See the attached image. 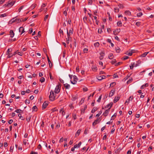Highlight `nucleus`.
Returning a JSON list of instances; mask_svg holds the SVG:
<instances>
[{
  "label": "nucleus",
  "instance_id": "nucleus-1",
  "mask_svg": "<svg viewBox=\"0 0 154 154\" xmlns=\"http://www.w3.org/2000/svg\"><path fill=\"white\" fill-rule=\"evenodd\" d=\"M55 94H54V91L52 90H51L50 92V94L49 96V100L51 101H53L55 100Z\"/></svg>",
  "mask_w": 154,
  "mask_h": 154
},
{
  "label": "nucleus",
  "instance_id": "nucleus-2",
  "mask_svg": "<svg viewBox=\"0 0 154 154\" xmlns=\"http://www.w3.org/2000/svg\"><path fill=\"white\" fill-rule=\"evenodd\" d=\"M61 86V84H59L56 86L55 89V94H57L60 91Z\"/></svg>",
  "mask_w": 154,
  "mask_h": 154
},
{
  "label": "nucleus",
  "instance_id": "nucleus-3",
  "mask_svg": "<svg viewBox=\"0 0 154 154\" xmlns=\"http://www.w3.org/2000/svg\"><path fill=\"white\" fill-rule=\"evenodd\" d=\"M73 77L74 79L73 82L71 80V83L73 84H75L76 83L77 81L78 80V79L76 75H74Z\"/></svg>",
  "mask_w": 154,
  "mask_h": 154
},
{
  "label": "nucleus",
  "instance_id": "nucleus-4",
  "mask_svg": "<svg viewBox=\"0 0 154 154\" xmlns=\"http://www.w3.org/2000/svg\"><path fill=\"white\" fill-rule=\"evenodd\" d=\"M15 1H14L13 2H9L8 3L5 4L4 5L5 7H6V6H8L9 7H11L15 3Z\"/></svg>",
  "mask_w": 154,
  "mask_h": 154
},
{
  "label": "nucleus",
  "instance_id": "nucleus-5",
  "mask_svg": "<svg viewBox=\"0 0 154 154\" xmlns=\"http://www.w3.org/2000/svg\"><path fill=\"white\" fill-rule=\"evenodd\" d=\"M12 21V23H13L15 22H16L17 23H18L21 21V19H15V18H14L11 19Z\"/></svg>",
  "mask_w": 154,
  "mask_h": 154
},
{
  "label": "nucleus",
  "instance_id": "nucleus-6",
  "mask_svg": "<svg viewBox=\"0 0 154 154\" xmlns=\"http://www.w3.org/2000/svg\"><path fill=\"white\" fill-rule=\"evenodd\" d=\"M73 29H71L69 31V32H68V29H67V35L68 37H69L70 36L72 35L73 34Z\"/></svg>",
  "mask_w": 154,
  "mask_h": 154
},
{
  "label": "nucleus",
  "instance_id": "nucleus-7",
  "mask_svg": "<svg viewBox=\"0 0 154 154\" xmlns=\"http://www.w3.org/2000/svg\"><path fill=\"white\" fill-rule=\"evenodd\" d=\"M100 118L97 119L93 122L92 125L93 126H94L97 124L98 123L100 122Z\"/></svg>",
  "mask_w": 154,
  "mask_h": 154
},
{
  "label": "nucleus",
  "instance_id": "nucleus-8",
  "mask_svg": "<svg viewBox=\"0 0 154 154\" xmlns=\"http://www.w3.org/2000/svg\"><path fill=\"white\" fill-rule=\"evenodd\" d=\"M120 32V29H117L113 32V34L116 35L118 34Z\"/></svg>",
  "mask_w": 154,
  "mask_h": 154
},
{
  "label": "nucleus",
  "instance_id": "nucleus-9",
  "mask_svg": "<svg viewBox=\"0 0 154 154\" xmlns=\"http://www.w3.org/2000/svg\"><path fill=\"white\" fill-rule=\"evenodd\" d=\"M110 110V108H109L107 109L103 113V115L104 116H106L109 113V112Z\"/></svg>",
  "mask_w": 154,
  "mask_h": 154
},
{
  "label": "nucleus",
  "instance_id": "nucleus-10",
  "mask_svg": "<svg viewBox=\"0 0 154 154\" xmlns=\"http://www.w3.org/2000/svg\"><path fill=\"white\" fill-rule=\"evenodd\" d=\"M48 103H46L45 101V102L43 103L42 105V109H45L46 107L48 105Z\"/></svg>",
  "mask_w": 154,
  "mask_h": 154
},
{
  "label": "nucleus",
  "instance_id": "nucleus-11",
  "mask_svg": "<svg viewBox=\"0 0 154 154\" xmlns=\"http://www.w3.org/2000/svg\"><path fill=\"white\" fill-rule=\"evenodd\" d=\"M19 31L20 32H21V35L22 34H23V33H24L25 32L24 29L22 26L20 27L19 28Z\"/></svg>",
  "mask_w": 154,
  "mask_h": 154
},
{
  "label": "nucleus",
  "instance_id": "nucleus-12",
  "mask_svg": "<svg viewBox=\"0 0 154 154\" xmlns=\"http://www.w3.org/2000/svg\"><path fill=\"white\" fill-rule=\"evenodd\" d=\"M47 58L48 61V63L49 67L50 68H51V67L52 66V63L51 62V61L50 60L49 57L48 56H47Z\"/></svg>",
  "mask_w": 154,
  "mask_h": 154
},
{
  "label": "nucleus",
  "instance_id": "nucleus-13",
  "mask_svg": "<svg viewBox=\"0 0 154 154\" xmlns=\"http://www.w3.org/2000/svg\"><path fill=\"white\" fill-rule=\"evenodd\" d=\"M115 91L114 90H112L110 92L109 97H112L114 94Z\"/></svg>",
  "mask_w": 154,
  "mask_h": 154
},
{
  "label": "nucleus",
  "instance_id": "nucleus-14",
  "mask_svg": "<svg viewBox=\"0 0 154 154\" xmlns=\"http://www.w3.org/2000/svg\"><path fill=\"white\" fill-rule=\"evenodd\" d=\"M31 116L30 114L28 115L26 117V120L27 122H29L30 119L31 118Z\"/></svg>",
  "mask_w": 154,
  "mask_h": 154
},
{
  "label": "nucleus",
  "instance_id": "nucleus-15",
  "mask_svg": "<svg viewBox=\"0 0 154 154\" xmlns=\"http://www.w3.org/2000/svg\"><path fill=\"white\" fill-rule=\"evenodd\" d=\"M10 35L11 37L13 38L14 37V33L13 30H11L10 31Z\"/></svg>",
  "mask_w": 154,
  "mask_h": 154
},
{
  "label": "nucleus",
  "instance_id": "nucleus-16",
  "mask_svg": "<svg viewBox=\"0 0 154 154\" xmlns=\"http://www.w3.org/2000/svg\"><path fill=\"white\" fill-rule=\"evenodd\" d=\"M64 86L65 88L66 89H69L70 88V85H69L67 83H66L64 84Z\"/></svg>",
  "mask_w": 154,
  "mask_h": 154
},
{
  "label": "nucleus",
  "instance_id": "nucleus-17",
  "mask_svg": "<svg viewBox=\"0 0 154 154\" xmlns=\"http://www.w3.org/2000/svg\"><path fill=\"white\" fill-rule=\"evenodd\" d=\"M119 98H120V97H118V96L116 97L114 100V101H113L114 103H116V102H117L119 100Z\"/></svg>",
  "mask_w": 154,
  "mask_h": 154
},
{
  "label": "nucleus",
  "instance_id": "nucleus-18",
  "mask_svg": "<svg viewBox=\"0 0 154 154\" xmlns=\"http://www.w3.org/2000/svg\"><path fill=\"white\" fill-rule=\"evenodd\" d=\"M112 104H113L112 103H110L109 104L107 105H106V106L105 107L106 108H108L109 107V108H110V109L111 108V107L112 106Z\"/></svg>",
  "mask_w": 154,
  "mask_h": 154
},
{
  "label": "nucleus",
  "instance_id": "nucleus-19",
  "mask_svg": "<svg viewBox=\"0 0 154 154\" xmlns=\"http://www.w3.org/2000/svg\"><path fill=\"white\" fill-rule=\"evenodd\" d=\"M148 86V84L147 83H146L144 85H142L140 87L141 89H143L144 87H146Z\"/></svg>",
  "mask_w": 154,
  "mask_h": 154
},
{
  "label": "nucleus",
  "instance_id": "nucleus-20",
  "mask_svg": "<svg viewBox=\"0 0 154 154\" xmlns=\"http://www.w3.org/2000/svg\"><path fill=\"white\" fill-rule=\"evenodd\" d=\"M125 14L126 15H131V12L129 11H126L125 12Z\"/></svg>",
  "mask_w": 154,
  "mask_h": 154
},
{
  "label": "nucleus",
  "instance_id": "nucleus-21",
  "mask_svg": "<svg viewBox=\"0 0 154 154\" xmlns=\"http://www.w3.org/2000/svg\"><path fill=\"white\" fill-rule=\"evenodd\" d=\"M87 108V106L86 105H85V106L84 107V108H82L81 109V112H83L84 113L85 112V109H86Z\"/></svg>",
  "mask_w": 154,
  "mask_h": 154
},
{
  "label": "nucleus",
  "instance_id": "nucleus-22",
  "mask_svg": "<svg viewBox=\"0 0 154 154\" xmlns=\"http://www.w3.org/2000/svg\"><path fill=\"white\" fill-rule=\"evenodd\" d=\"M114 57V56L112 54H110L109 56V58L110 59H112Z\"/></svg>",
  "mask_w": 154,
  "mask_h": 154
},
{
  "label": "nucleus",
  "instance_id": "nucleus-23",
  "mask_svg": "<svg viewBox=\"0 0 154 154\" xmlns=\"http://www.w3.org/2000/svg\"><path fill=\"white\" fill-rule=\"evenodd\" d=\"M97 108L96 107H93V109L91 110V112L92 113H94L95 112V111L97 110Z\"/></svg>",
  "mask_w": 154,
  "mask_h": 154
},
{
  "label": "nucleus",
  "instance_id": "nucleus-24",
  "mask_svg": "<svg viewBox=\"0 0 154 154\" xmlns=\"http://www.w3.org/2000/svg\"><path fill=\"white\" fill-rule=\"evenodd\" d=\"M134 53V52L132 50L131 51H129V52H128L127 54L128 56H131L132 55L133 53Z\"/></svg>",
  "mask_w": 154,
  "mask_h": 154
},
{
  "label": "nucleus",
  "instance_id": "nucleus-25",
  "mask_svg": "<svg viewBox=\"0 0 154 154\" xmlns=\"http://www.w3.org/2000/svg\"><path fill=\"white\" fill-rule=\"evenodd\" d=\"M134 66V63H131V64L130 65V68L131 69H133V67Z\"/></svg>",
  "mask_w": 154,
  "mask_h": 154
},
{
  "label": "nucleus",
  "instance_id": "nucleus-26",
  "mask_svg": "<svg viewBox=\"0 0 154 154\" xmlns=\"http://www.w3.org/2000/svg\"><path fill=\"white\" fill-rule=\"evenodd\" d=\"M81 131V129L78 130L77 131L76 133L75 134V136H76L77 135L78 136L79 135Z\"/></svg>",
  "mask_w": 154,
  "mask_h": 154
},
{
  "label": "nucleus",
  "instance_id": "nucleus-27",
  "mask_svg": "<svg viewBox=\"0 0 154 154\" xmlns=\"http://www.w3.org/2000/svg\"><path fill=\"white\" fill-rule=\"evenodd\" d=\"M70 38H71V37H70V36H69V37L67 36V38H66V43L68 44L69 43Z\"/></svg>",
  "mask_w": 154,
  "mask_h": 154
},
{
  "label": "nucleus",
  "instance_id": "nucleus-28",
  "mask_svg": "<svg viewBox=\"0 0 154 154\" xmlns=\"http://www.w3.org/2000/svg\"><path fill=\"white\" fill-rule=\"evenodd\" d=\"M37 109V107L36 106H35L32 108V110L33 111H36Z\"/></svg>",
  "mask_w": 154,
  "mask_h": 154
},
{
  "label": "nucleus",
  "instance_id": "nucleus-29",
  "mask_svg": "<svg viewBox=\"0 0 154 154\" xmlns=\"http://www.w3.org/2000/svg\"><path fill=\"white\" fill-rule=\"evenodd\" d=\"M72 98H73L74 100L77 99L78 98L77 96L76 95H72Z\"/></svg>",
  "mask_w": 154,
  "mask_h": 154
},
{
  "label": "nucleus",
  "instance_id": "nucleus-30",
  "mask_svg": "<svg viewBox=\"0 0 154 154\" xmlns=\"http://www.w3.org/2000/svg\"><path fill=\"white\" fill-rule=\"evenodd\" d=\"M60 113H61L62 115H64L65 114V112L64 110H63V109H61L60 111Z\"/></svg>",
  "mask_w": 154,
  "mask_h": 154
},
{
  "label": "nucleus",
  "instance_id": "nucleus-31",
  "mask_svg": "<svg viewBox=\"0 0 154 154\" xmlns=\"http://www.w3.org/2000/svg\"><path fill=\"white\" fill-rule=\"evenodd\" d=\"M116 115L117 114L116 113H114V114L112 116L111 120L114 119L116 116Z\"/></svg>",
  "mask_w": 154,
  "mask_h": 154
},
{
  "label": "nucleus",
  "instance_id": "nucleus-32",
  "mask_svg": "<svg viewBox=\"0 0 154 154\" xmlns=\"http://www.w3.org/2000/svg\"><path fill=\"white\" fill-rule=\"evenodd\" d=\"M102 76L98 75L97 77V79L98 80H101L103 79V78H102Z\"/></svg>",
  "mask_w": 154,
  "mask_h": 154
},
{
  "label": "nucleus",
  "instance_id": "nucleus-33",
  "mask_svg": "<svg viewBox=\"0 0 154 154\" xmlns=\"http://www.w3.org/2000/svg\"><path fill=\"white\" fill-rule=\"evenodd\" d=\"M149 53V52H146L141 55V57H145L146 55Z\"/></svg>",
  "mask_w": 154,
  "mask_h": 154
},
{
  "label": "nucleus",
  "instance_id": "nucleus-34",
  "mask_svg": "<svg viewBox=\"0 0 154 154\" xmlns=\"http://www.w3.org/2000/svg\"><path fill=\"white\" fill-rule=\"evenodd\" d=\"M99 45L100 44L98 42H96L94 44V45L95 47H98Z\"/></svg>",
  "mask_w": 154,
  "mask_h": 154
},
{
  "label": "nucleus",
  "instance_id": "nucleus-35",
  "mask_svg": "<svg viewBox=\"0 0 154 154\" xmlns=\"http://www.w3.org/2000/svg\"><path fill=\"white\" fill-rule=\"evenodd\" d=\"M45 79L43 77H42L41 78L40 81L42 83L45 81Z\"/></svg>",
  "mask_w": 154,
  "mask_h": 154
},
{
  "label": "nucleus",
  "instance_id": "nucleus-36",
  "mask_svg": "<svg viewBox=\"0 0 154 154\" xmlns=\"http://www.w3.org/2000/svg\"><path fill=\"white\" fill-rule=\"evenodd\" d=\"M92 69L93 71H94L95 70H97V67L93 65L92 66Z\"/></svg>",
  "mask_w": 154,
  "mask_h": 154
},
{
  "label": "nucleus",
  "instance_id": "nucleus-37",
  "mask_svg": "<svg viewBox=\"0 0 154 154\" xmlns=\"http://www.w3.org/2000/svg\"><path fill=\"white\" fill-rule=\"evenodd\" d=\"M133 80V79L132 78H131L129 79V80H128L127 82V83L128 84L131 82Z\"/></svg>",
  "mask_w": 154,
  "mask_h": 154
},
{
  "label": "nucleus",
  "instance_id": "nucleus-38",
  "mask_svg": "<svg viewBox=\"0 0 154 154\" xmlns=\"http://www.w3.org/2000/svg\"><path fill=\"white\" fill-rule=\"evenodd\" d=\"M116 62V59H113L111 62V63L112 64H115Z\"/></svg>",
  "mask_w": 154,
  "mask_h": 154
},
{
  "label": "nucleus",
  "instance_id": "nucleus-39",
  "mask_svg": "<svg viewBox=\"0 0 154 154\" xmlns=\"http://www.w3.org/2000/svg\"><path fill=\"white\" fill-rule=\"evenodd\" d=\"M117 24L118 26H122V22H121V21L118 22L117 23Z\"/></svg>",
  "mask_w": 154,
  "mask_h": 154
},
{
  "label": "nucleus",
  "instance_id": "nucleus-40",
  "mask_svg": "<svg viewBox=\"0 0 154 154\" xmlns=\"http://www.w3.org/2000/svg\"><path fill=\"white\" fill-rule=\"evenodd\" d=\"M143 15L142 12H139L137 14V17H140Z\"/></svg>",
  "mask_w": 154,
  "mask_h": 154
},
{
  "label": "nucleus",
  "instance_id": "nucleus-41",
  "mask_svg": "<svg viewBox=\"0 0 154 154\" xmlns=\"http://www.w3.org/2000/svg\"><path fill=\"white\" fill-rule=\"evenodd\" d=\"M119 9L117 8H114V11L116 12H119Z\"/></svg>",
  "mask_w": 154,
  "mask_h": 154
},
{
  "label": "nucleus",
  "instance_id": "nucleus-42",
  "mask_svg": "<svg viewBox=\"0 0 154 154\" xmlns=\"http://www.w3.org/2000/svg\"><path fill=\"white\" fill-rule=\"evenodd\" d=\"M7 16V15L6 14H2L0 15V17H5Z\"/></svg>",
  "mask_w": 154,
  "mask_h": 154
},
{
  "label": "nucleus",
  "instance_id": "nucleus-43",
  "mask_svg": "<svg viewBox=\"0 0 154 154\" xmlns=\"http://www.w3.org/2000/svg\"><path fill=\"white\" fill-rule=\"evenodd\" d=\"M133 98V96H130L129 97V99H128L129 101H130V100L132 101Z\"/></svg>",
  "mask_w": 154,
  "mask_h": 154
},
{
  "label": "nucleus",
  "instance_id": "nucleus-44",
  "mask_svg": "<svg viewBox=\"0 0 154 154\" xmlns=\"http://www.w3.org/2000/svg\"><path fill=\"white\" fill-rule=\"evenodd\" d=\"M116 85V83L115 82H112L110 84V86H113L114 85Z\"/></svg>",
  "mask_w": 154,
  "mask_h": 154
},
{
  "label": "nucleus",
  "instance_id": "nucleus-45",
  "mask_svg": "<svg viewBox=\"0 0 154 154\" xmlns=\"http://www.w3.org/2000/svg\"><path fill=\"white\" fill-rule=\"evenodd\" d=\"M27 140L26 139H24L23 140V143L24 145H26V144Z\"/></svg>",
  "mask_w": 154,
  "mask_h": 154
},
{
  "label": "nucleus",
  "instance_id": "nucleus-46",
  "mask_svg": "<svg viewBox=\"0 0 154 154\" xmlns=\"http://www.w3.org/2000/svg\"><path fill=\"white\" fill-rule=\"evenodd\" d=\"M23 6L22 5L18 9V11H19V12H20L21 11V10L23 8Z\"/></svg>",
  "mask_w": 154,
  "mask_h": 154
},
{
  "label": "nucleus",
  "instance_id": "nucleus-47",
  "mask_svg": "<svg viewBox=\"0 0 154 154\" xmlns=\"http://www.w3.org/2000/svg\"><path fill=\"white\" fill-rule=\"evenodd\" d=\"M51 110L52 111V112H54L56 111H58V109H56V108H54L52 109H51Z\"/></svg>",
  "mask_w": 154,
  "mask_h": 154
},
{
  "label": "nucleus",
  "instance_id": "nucleus-48",
  "mask_svg": "<svg viewBox=\"0 0 154 154\" xmlns=\"http://www.w3.org/2000/svg\"><path fill=\"white\" fill-rule=\"evenodd\" d=\"M101 97H102V95H101L100 96L99 98L97 100V101L98 102H100V100H101Z\"/></svg>",
  "mask_w": 154,
  "mask_h": 154
},
{
  "label": "nucleus",
  "instance_id": "nucleus-49",
  "mask_svg": "<svg viewBox=\"0 0 154 154\" xmlns=\"http://www.w3.org/2000/svg\"><path fill=\"white\" fill-rule=\"evenodd\" d=\"M49 76L50 78L51 79H53V77L52 76V74L51 72L49 73Z\"/></svg>",
  "mask_w": 154,
  "mask_h": 154
},
{
  "label": "nucleus",
  "instance_id": "nucleus-50",
  "mask_svg": "<svg viewBox=\"0 0 154 154\" xmlns=\"http://www.w3.org/2000/svg\"><path fill=\"white\" fill-rule=\"evenodd\" d=\"M136 25L139 26L140 25V22H137L136 23Z\"/></svg>",
  "mask_w": 154,
  "mask_h": 154
},
{
  "label": "nucleus",
  "instance_id": "nucleus-51",
  "mask_svg": "<svg viewBox=\"0 0 154 154\" xmlns=\"http://www.w3.org/2000/svg\"><path fill=\"white\" fill-rule=\"evenodd\" d=\"M117 52L119 53L120 52V48L119 47H117L116 49Z\"/></svg>",
  "mask_w": 154,
  "mask_h": 154
},
{
  "label": "nucleus",
  "instance_id": "nucleus-52",
  "mask_svg": "<svg viewBox=\"0 0 154 154\" xmlns=\"http://www.w3.org/2000/svg\"><path fill=\"white\" fill-rule=\"evenodd\" d=\"M11 50H12L11 49H8L7 51V54H10L9 52H10Z\"/></svg>",
  "mask_w": 154,
  "mask_h": 154
},
{
  "label": "nucleus",
  "instance_id": "nucleus-53",
  "mask_svg": "<svg viewBox=\"0 0 154 154\" xmlns=\"http://www.w3.org/2000/svg\"><path fill=\"white\" fill-rule=\"evenodd\" d=\"M20 111H22L19 109H17L16 110H15V112L19 113L20 112Z\"/></svg>",
  "mask_w": 154,
  "mask_h": 154
},
{
  "label": "nucleus",
  "instance_id": "nucleus-54",
  "mask_svg": "<svg viewBox=\"0 0 154 154\" xmlns=\"http://www.w3.org/2000/svg\"><path fill=\"white\" fill-rule=\"evenodd\" d=\"M27 19H28V17H26L23 19V18H21V21L24 22Z\"/></svg>",
  "mask_w": 154,
  "mask_h": 154
},
{
  "label": "nucleus",
  "instance_id": "nucleus-55",
  "mask_svg": "<svg viewBox=\"0 0 154 154\" xmlns=\"http://www.w3.org/2000/svg\"><path fill=\"white\" fill-rule=\"evenodd\" d=\"M47 4L43 3L41 6V8L45 7L46 6Z\"/></svg>",
  "mask_w": 154,
  "mask_h": 154
},
{
  "label": "nucleus",
  "instance_id": "nucleus-56",
  "mask_svg": "<svg viewBox=\"0 0 154 154\" xmlns=\"http://www.w3.org/2000/svg\"><path fill=\"white\" fill-rule=\"evenodd\" d=\"M88 51V49L86 48H84L83 49V51L84 53H87Z\"/></svg>",
  "mask_w": 154,
  "mask_h": 154
},
{
  "label": "nucleus",
  "instance_id": "nucleus-57",
  "mask_svg": "<svg viewBox=\"0 0 154 154\" xmlns=\"http://www.w3.org/2000/svg\"><path fill=\"white\" fill-rule=\"evenodd\" d=\"M13 55H12V54H8V58H11V57H12L13 56Z\"/></svg>",
  "mask_w": 154,
  "mask_h": 154
},
{
  "label": "nucleus",
  "instance_id": "nucleus-58",
  "mask_svg": "<svg viewBox=\"0 0 154 154\" xmlns=\"http://www.w3.org/2000/svg\"><path fill=\"white\" fill-rule=\"evenodd\" d=\"M13 122V120L12 119H10L8 121V123L9 124H11Z\"/></svg>",
  "mask_w": 154,
  "mask_h": 154
},
{
  "label": "nucleus",
  "instance_id": "nucleus-59",
  "mask_svg": "<svg viewBox=\"0 0 154 154\" xmlns=\"http://www.w3.org/2000/svg\"><path fill=\"white\" fill-rule=\"evenodd\" d=\"M72 116L73 117L74 119H76V115L75 114H73Z\"/></svg>",
  "mask_w": 154,
  "mask_h": 154
},
{
  "label": "nucleus",
  "instance_id": "nucleus-60",
  "mask_svg": "<svg viewBox=\"0 0 154 154\" xmlns=\"http://www.w3.org/2000/svg\"><path fill=\"white\" fill-rule=\"evenodd\" d=\"M59 33L60 34H62V35H63V32L62 30L61 29H59Z\"/></svg>",
  "mask_w": 154,
  "mask_h": 154
},
{
  "label": "nucleus",
  "instance_id": "nucleus-61",
  "mask_svg": "<svg viewBox=\"0 0 154 154\" xmlns=\"http://www.w3.org/2000/svg\"><path fill=\"white\" fill-rule=\"evenodd\" d=\"M83 90L84 91H86L88 90V89L87 88H83Z\"/></svg>",
  "mask_w": 154,
  "mask_h": 154
},
{
  "label": "nucleus",
  "instance_id": "nucleus-62",
  "mask_svg": "<svg viewBox=\"0 0 154 154\" xmlns=\"http://www.w3.org/2000/svg\"><path fill=\"white\" fill-rule=\"evenodd\" d=\"M92 3V0H90L88 1V4L91 5Z\"/></svg>",
  "mask_w": 154,
  "mask_h": 154
},
{
  "label": "nucleus",
  "instance_id": "nucleus-63",
  "mask_svg": "<svg viewBox=\"0 0 154 154\" xmlns=\"http://www.w3.org/2000/svg\"><path fill=\"white\" fill-rule=\"evenodd\" d=\"M122 63V62H119L118 63H116L115 65V66H118V65H120Z\"/></svg>",
  "mask_w": 154,
  "mask_h": 154
},
{
  "label": "nucleus",
  "instance_id": "nucleus-64",
  "mask_svg": "<svg viewBox=\"0 0 154 154\" xmlns=\"http://www.w3.org/2000/svg\"><path fill=\"white\" fill-rule=\"evenodd\" d=\"M81 144H82V142H80L78 144H77V146L78 147V148L81 145Z\"/></svg>",
  "mask_w": 154,
  "mask_h": 154
}]
</instances>
